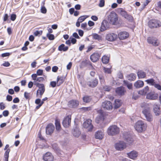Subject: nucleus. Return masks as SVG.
I'll list each match as a JSON object with an SVG mask.
<instances>
[{
	"instance_id": "nucleus-54",
	"label": "nucleus",
	"mask_w": 161,
	"mask_h": 161,
	"mask_svg": "<svg viewBox=\"0 0 161 161\" xmlns=\"http://www.w3.org/2000/svg\"><path fill=\"white\" fill-rule=\"evenodd\" d=\"M41 10V12L43 14H45L47 12V9L44 7H42Z\"/></svg>"
},
{
	"instance_id": "nucleus-44",
	"label": "nucleus",
	"mask_w": 161,
	"mask_h": 161,
	"mask_svg": "<svg viewBox=\"0 0 161 161\" xmlns=\"http://www.w3.org/2000/svg\"><path fill=\"white\" fill-rule=\"evenodd\" d=\"M125 140L129 144H131L133 142V140L130 136L129 135L127 137H125Z\"/></svg>"
},
{
	"instance_id": "nucleus-53",
	"label": "nucleus",
	"mask_w": 161,
	"mask_h": 161,
	"mask_svg": "<svg viewBox=\"0 0 161 161\" xmlns=\"http://www.w3.org/2000/svg\"><path fill=\"white\" fill-rule=\"evenodd\" d=\"M37 74H33L31 75L32 78L33 80H34V81H35L37 78Z\"/></svg>"
},
{
	"instance_id": "nucleus-41",
	"label": "nucleus",
	"mask_w": 161,
	"mask_h": 161,
	"mask_svg": "<svg viewBox=\"0 0 161 161\" xmlns=\"http://www.w3.org/2000/svg\"><path fill=\"white\" fill-rule=\"evenodd\" d=\"M55 125L57 130H59L61 129V125L58 119L55 120Z\"/></svg>"
},
{
	"instance_id": "nucleus-49",
	"label": "nucleus",
	"mask_w": 161,
	"mask_h": 161,
	"mask_svg": "<svg viewBox=\"0 0 161 161\" xmlns=\"http://www.w3.org/2000/svg\"><path fill=\"white\" fill-rule=\"evenodd\" d=\"M105 0H100L99 3V6L100 7H103L104 6Z\"/></svg>"
},
{
	"instance_id": "nucleus-6",
	"label": "nucleus",
	"mask_w": 161,
	"mask_h": 161,
	"mask_svg": "<svg viewBox=\"0 0 161 161\" xmlns=\"http://www.w3.org/2000/svg\"><path fill=\"white\" fill-rule=\"evenodd\" d=\"M148 25L151 28H157L161 26V23L157 20L152 19L149 22Z\"/></svg>"
},
{
	"instance_id": "nucleus-27",
	"label": "nucleus",
	"mask_w": 161,
	"mask_h": 161,
	"mask_svg": "<svg viewBox=\"0 0 161 161\" xmlns=\"http://www.w3.org/2000/svg\"><path fill=\"white\" fill-rule=\"evenodd\" d=\"M115 91L116 93L119 95H124L125 92L124 88L123 86L118 87Z\"/></svg>"
},
{
	"instance_id": "nucleus-8",
	"label": "nucleus",
	"mask_w": 161,
	"mask_h": 161,
	"mask_svg": "<svg viewBox=\"0 0 161 161\" xmlns=\"http://www.w3.org/2000/svg\"><path fill=\"white\" fill-rule=\"evenodd\" d=\"M115 149L117 150H122L126 148V145L123 141H120L115 145Z\"/></svg>"
},
{
	"instance_id": "nucleus-39",
	"label": "nucleus",
	"mask_w": 161,
	"mask_h": 161,
	"mask_svg": "<svg viewBox=\"0 0 161 161\" xmlns=\"http://www.w3.org/2000/svg\"><path fill=\"white\" fill-rule=\"evenodd\" d=\"M102 61L103 64H107L109 60V57L106 56H104L102 58Z\"/></svg>"
},
{
	"instance_id": "nucleus-42",
	"label": "nucleus",
	"mask_w": 161,
	"mask_h": 161,
	"mask_svg": "<svg viewBox=\"0 0 161 161\" xmlns=\"http://www.w3.org/2000/svg\"><path fill=\"white\" fill-rule=\"evenodd\" d=\"M120 14L125 18L128 16V14L127 12L124 10L122 8L120 9Z\"/></svg>"
},
{
	"instance_id": "nucleus-34",
	"label": "nucleus",
	"mask_w": 161,
	"mask_h": 161,
	"mask_svg": "<svg viewBox=\"0 0 161 161\" xmlns=\"http://www.w3.org/2000/svg\"><path fill=\"white\" fill-rule=\"evenodd\" d=\"M92 36L94 39L97 40L98 41L102 40V36L96 33L93 34Z\"/></svg>"
},
{
	"instance_id": "nucleus-43",
	"label": "nucleus",
	"mask_w": 161,
	"mask_h": 161,
	"mask_svg": "<svg viewBox=\"0 0 161 161\" xmlns=\"http://www.w3.org/2000/svg\"><path fill=\"white\" fill-rule=\"evenodd\" d=\"M124 83L125 86H126L127 88L130 89L132 88V84L131 83H129L127 81L124 80Z\"/></svg>"
},
{
	"instance_id": "nucleus-64",
	"label": "nucleus",
	"mask_w": 161,
	"mask_h": 161,
	"mask_svg": "<svg viewBox=\"0 0 161 161\" xmlns=\"http://www.w3.org/2000/svg\"><path fill=\"white\" fill-rule=\"evenodd\" d=\"M8 16L7 14H5L3 18V21H6L8 19Z\"/></svg>"
},
{
	"instance_id": "nucleus-32",
	"label": "nucleus",
	"mask_w": 161,
	"mask_h": 161,
	"mask_svg": "<svg viewBox=\"0 0 161 161\" xmlns=\"http://www.w3.org/2000/svg\"><path fill=\"white\" fill-rule=\"evenodd\" d=\"M64 80V78L63 77H59L58 76L57 77V86H59L61 84H62Z\"/></svg>"
},
{
	"instance_id": "nucleus-31",
	"label": "nucleus",
	"mask_w": 161,
	"mask_h": 161,
	"mask_svg": "<svg viewBox=\"0 0 161 161\" xmlns=\"http://www.w3.org/2000/svg\"><path fill=\"white\" fill-rule=\"evenodd\" d=\"M149 87L148 86L145 87L143 89L140 90L138 92L139 94L141 95H144L146 94L148 92Z\"/></svg>"
},
{
	"instance_id": "nucleus-10",
	"label": "nucleus",
	"mask_w": 161,
	"mask_h": 161,
	"mask_svg": "<svg viewBox=\"0 0 161 161\" xmlns=\"http://www.w3.org/2000/svg\"><path fill=\"white\" fill-rule=\"evenodd\" d=\"M147 42L153 46H158L159 44V42L158 39L153 37H149L147 39Z\"/></svg>"
},
{
	"instance_id": "nucleus-3",
	"label": "nucleus",
	"mask_w": 161,
	"mask_h": 161,
	"mask_svg": "<svg viewBox=\"0 0 161 161\" xmlns=\"http://www.w3.org/2000/svg\"><path fill=\"white\" fill-rule=\"evenodd\" d=\"M119 129L116 125H112L110 126L108 129V134L109 135L114 136L119 132Z\"/></svg>"
},
{
	"instance_id": "nucleus-29",
	"label": "nucleus",
	"mask_w": 161,
	"mask_h": 161,
	"mask_svg": "<svg viewBox=\"0 0 161 161\" xmlns=\"http://www.w3.org/2000/svg\"><path fill=\"white\" fill-rule=\"evenodd\" d=\"M44 80V78L42 77H37L36 80L34 81V84L36 86H39V85H42L43 84H40L39 82H42Z\"/></svg>"
},
{
	"instance_id": "nucleus-2",
	"label": "nucleus",
	"mask_w": 161,
	"mask_h": 161,
	"mask_svg": "<svg viewBox=\"0 0 161 161\" xmlns=\"http://www.w3.org/2000/svg\"><path fill=\"white\" fill-rule=\"evenodd\" d=\"M134 127L135 130L138 132H142L145 130L147 125L144 121L139 120L136 123Z\"/></svg>"
},
{
	"instance_id": "nucleus-33",
	"label": "nucleus",
	"mask_w": 161,
	"mask_h": 161,
	"mask_svg": "<svg viewBox=\"0 0 161 161\" xmlns=\"http://www.w3.org/2000/svg\"><path fill=\"white\" fill-rule=\"evenodd\" d=\"M122 102L121 100L117 99L115 101L114 108L115 109L118 108L121 105Z\"/></svg>"
},
{
	"instance_id": "nucleus-12",
	"label": "nucleus",
	"mask_w": 161,
	"mask_h": 161,
	"mask_svg": "<svg viewBox=\"0 0 161 161\" xmlns=\"http://www.w3.org/2000/svg\"><path fill=\"white\" fill-rule=\"evenodd\" d=\"M71 120V115H68L65 117L64 119L62 122L64 126L66 128L68 127L70 125Z\"/></svg>"
},
{
	"instance_id": "nucleus-30",
	"label": "nucleus",
	"mask_w": 161,
	"mask_h": 161,
	"mask_svg": "<svg viewBox=\"0 0 161 161\" xmlns=\"http://www.w3.org/2000/svg\"><path fill=\"white\" fill-rule=\"evenodd\" d=\"M137 75L139 79H142L145 77L146 74L143 71L139 70L137 72Z\"/></svg>"
},
{
	"instance_id": "nucleus-9",
	"label": "nucleus",
	"mask_w": 161,
	"mask_h": 161,
	"mask_svg": "<svg viewBox=\"0 0 161 161\" xmlns=\"http://www.w3.org/2000/svg\"><path fill=\"white\" fill-rule=\"evenodd\" d=\"M118 37L117 35L114 33H111L107 34L106 36V39L110 42L115 41Z\"/></svg>"
},
{
	"instance_id": "nucleus-50",
	"label": "nucleus",
	"mask_w": 161,
	"mask_h": 161,
	"mask_svg": "<svg viewBox=\"0 0 161 161\" xmlns=\"http://www.w3.org/2000/svg\"><path fill=\"white\" fill-rule=\"evenodd\" d=\"M16 16L15 14H11L10 16V19L11 20L14 21L16 19Z\"/></svg>"
},
{
	"instance_id": "nucleus-19",
	"label": "nucleus",
	"mask_w": 161,
	"mask_h": 161,
	"mask_svg": "<svg viewBox=\"0 0 161 161\" xmlns=\"http://www.w3.org/2000/svg\"><path fill=\"white\" fill-rule=\"evenodd\" d=\"M79 104V102L78 101L72 100L68 102L69 106L71 108L77 107Z\"/></svg>"
},
{
	"instance_id": "nucleus-23",
	"label": "nucleus",
	"mask_w": 161,
	"mask_h": 161,
	"mask_svg": "<svg viewBox=\"0 0 161 161\" xmlns=\"http://www.w3.org/2000/svg\"><path fill=\"white\" fill-rule=\"evenodd\" d=\"M127 155L130 158L134 159L137 157L138 153L136 151L133 150L128 153Z\"/></svg>"
},
{
	"instance_id": "nucleus-40",
	"label": "nucleus",
	"mask_w": 161,
	"mask_h": 161,
	"mask_svg": "<svg viewBox=\"0 0 161 161\" xmlns=\"http://www.w3.org/2000/svg\"><path fill=\"white\" fill-rule=\"evenodd\" d=\"M83 100L85 103H89L91 101L92 98L90 96H86L83 97Z\"/></svg>"
},
{
	"instance_id": "nucleus-51",
	"label": "nucleus",
	"mask_w": 161,
	"mask_h": 161,
	"mask_svg": "<svg viewBox=\"0 0 161 161\" xmlns=\"http://www.w3.org/2000/svg\"><path fill=\"white\" fill-rule=\"evenodd\" d=\"M43 70L40 69H38L36 72V74L38 75H42L43 74Z\"/></svg>"
},
{
	"instance_id": "nucleus-25",
	"label": "nucleus",
	"mask_w": 161,
	"mask_h": 161,
	"mask_svg": "<svg viewBox=\"0 0 161 161\" xmlns=\"http://www.w3.org/2000/svg\"><path fill=\"white\" fill-rule=\"evenodd\" d=\"M104 136L103 130H98L95 134V138L100 140L102 139Z\"/></svg>"
},
{
	"instance_id": "nucleus-18",
	"label": "nucleus",
	"mask_w": 161,
	"mask_h": 161,
	"mask_svg": "<svg viewBox=\"0 0 161 161\" xmlns=\"http://www.w3.org/2000/svg\"><path fill=\"white\" fill-rule=\"evenodd\" d=\"M43 159L45 161H53V157L51 153L47 152L43 156Z\"/></svg>"
},
{
	"instance_id": "nucleus-13",
	"label": "nucleus",
	"mask_w": 161,
	"mask_h": 161,
	"mask_svg": "<svg viewBox=\"0 0 161 161\" xmlns=\"http://www.w3.org/2000/svg\"><path fill=\"white\" fill-rule=\"evenodd\" d=\"M36 86L39 87V89L37 92L36 95L37 96L41 97L45 91L44 86V84H42Z\"/></svg>"
},
{
	"instance_id": "nucleus-11",
	"label": "nucleus",
	"mask_w": 161,
	"mask_h": 161,
	"mask_svg": "<svg viewBox=\"0 0 161 161\" xmlns=\"http://www.w3.org/2000/svg\"><path fill=\"white\" fill-rule=\"evenodd\" d=\"M102 106L103 108L107 110H110L113 108L112 103L109 101H105L103 102Z\"/></svg>"
},
{
	"instance_id": "nucleus-21",
	"label": "nucleus",
	"mask_w": 161,
	"mask_h": 161,
	"mask_svg": "<svg viewBox=\"0 0 161 161\" xmlns=\"http://www.w3.org/2000/svg\"><path fill=\"white\" fill-rule=\"evenodd\" d=\"M158 94L153 92H150L147 94V98L150 100H155L158 97Z\"/></svg>"
},
{
	"instance_id": "nucleus-20",
	"label": "nucleus",
	"mask_w": 161,
	"mask_h": 161,
	"mask_svg": "<svg viewBox=\"0 0 161 161\" xmlns=\"http://www.w3.org/2000/svg\"><path fill=\"white\" fill-rule=\"evenodd\" d=\"M118 36L120 40H123L128 37L129 34L126 31L120 32L118 34Z\"/></svg>"
},
{
	"instance_id": "nucleus-22",
	"label": "nucleus",
	"mask_w": 161,
	"mask_h": 161,
	"mask_svg": "<svg viewBox=\"0 0 161 161\" xmlns=\"http://www.w3.org/2000/svg\"><path fill=\"white\" fill-rule=\"evenodd\" d=\"M98 83L97 79H95L94 80L88 81L87 82V85L90 87H94L96 86Z\"/></svg>"
},
{
	"instance_id": "nucleus-35",
	"label": "nucleus",
	"mask_w": 161,
	"mask_h": 161,
	"mask_svg": "<svg viewBox=\"0 0 161 161\" xmlns=\"http://www.w3.org/2000/svg\"><path fill=\"white\" fill-rule=\"evenodd\" d=\"M68 49V47L65 46L64 44H62L58 47V49L60 51H66Z\"/></svg>"
},
{
	"instance_id": "nucleus-17",
	"label": "nucleus",
	"mask_w": 161,
	"mask_h": 161,
	"mask_svg": "<svg viewBox=\"0 0 161 161\" xmlns=\"http://www.w3.org/2000/svg\"><path fill=\"white\" fill-rule=\"evenodd\" d=\"M46 133L47 135H51L53 131L54 127L53 125L50 124L46 127Z\"/></svg>"
},
{
	"instance_id": "nucleus-5",
	"label": "nucleus",
	"mask_w": 161,
	"mask_h": 161,
	"mask_svg": "<svg viewBox=\"0 0 161 161\" xmlns=\"http://www.w3.org/2000/svg\"><path fill=\"white\" fill-rule=\"evenodd\" d=\"M147 83L150 85L153 86L157 89L161 91V85L159 83H157L153 79L151 78L145 80Z\"/></svg>"
},
{
	"instance_id": "nucleus-60",
	"label": "nucleus",
	"mask_w": 161,
	"mask_h": 161,
	"mask_svg": "<svg viewBox=\"0 0 161 161\" xmlns=\"http://www.w3.org/2000/svg\"><path fill=\"white\" fill-rule=\"evenodd\" d=\"M10 65V64L8 62H6L2 64L3 66L5 67H8Z\"/></svg>"
},
{
	"instance_id": "nucleus-47",
	"label": "nucleus",
	"mask_w": 161,
	"mask_h": 161,
	"mask_svg": "<svg viewBox=\"0 0 161 161\" xmlns=\"http://www.w3.org/2000/svg\"><path fill=\"white\" fill-rule=\"evenodd\" d=\"M47 36L50 40H53L54 39V36L53 34H50L49 33L47 34Z\"/></svg>"
},
{
	"instance_id": "nucleus-36",
	"label": "nucleus",
	"mask_w": 161,
	"mask_h": 161,
	"mask_svg": "<svg viewBox=\"0 0 161 161\" xmlns=\"http://www.w3.org/2000/svg\"><path fill=\"white\" fill-rule=\"evenodd\" d=\"M128 79L130 80H134L136 78V75L133 73H131L127 76Z\"/></svg>"
},
{
	"instance_id": "nucleus-46",
	"label": "nucleus",
	"mask_w": 161,
	"mask_h": 161,
	"mask_svg": "<svg viewBox=\"0 0 161 161\" xmlns=\"http://www.w3.org/2000/svg\"><path fill=\"white\" fill-rule=\"evenodd\" d=\"M87 16L86 15L82 16L80 17L78 19V20L81 23L84 21L87 18Z\"/></svg>"
},
{
	"instance_id": "nucleus-58",
	"label": "nucleus",
	"mask_w": 161,
	"mask_h": 161,
	"mask_svg": "<svg viewBox=\"0 0 161 161\" xmlns=\"http://www.w3.org/2000/svg\"><path fill=\"white\" fill-rule=\"evenodd\" d=\"M10 55V53H6L2 54V56L3 57L9 56Z\"/></svg>"
},
{
	"instance_id": "nucleus-7",
	"label": "nucleus",
	"mask_w": 161,
	"mask_h": 161,
	"mask_svg": "<svg viewBox=\"0 0 161 161\" xmlns=\"http://www.w3.org/2000/svg\"><path fill=\"white\" fill-rule=\"evenodd\" d=\"M92 120L88 119L85 121L83 124V127L88 129V131H91L93 128V126L92 124Z\"/></svg>"
},
{
	"instance_id": "nucleus-52",
	"label": "nucleus",
	"mask_w": 161,
	"mask_h": 161,
	"mask_svg": "<svg viewBox=\"0 0 161 161\" xmlns=\"http://www.w3.org/2000/svg\"><path fill=\"white\" fill-rule=\"evenodd\" d=\"M104 70L105 73L108 74H110L111 72L110 68H104Z\"/></svg>"
},
{
	"instance_id": "nucleus-59",
	"label": "nucleus",
	"mask_w": 161,
	"mask_h": 161,
	"mask_svg": "<svg viewBox=\"0 0 161 161\" xmlns=\"http://www.w3.org/2000/svg\"><path fill=\"white\" fill-rule=\"evenodd\" d=\"M9 114V112L8 110H5L3 112V115L4 116H7Z\"/></svg>"
},
{
	"instance_id": "nucleus-56",
	"label": "nucleus",
	"mask_w": 161,
	"mask_h": 161,
	"mask_svg": "<svg viewBox=\"0 0 161 161\" xmlns=\"http://www.w3.org/2000/svg\"><path fill=\"white\" fill-rule=\"evenodd\" d=\"M5 108V106L3 102L0 103V108L1 110H3Z\"/></svg>"
},
{
	"instance_id": "nucleus-24",
	"label": "nucleus",
	"mask_w": 161,
	"mask_h": 161,
	"mask_svg": "<svg viewBox=\"0 0 161 161\" xmlns=\"http://www.w3.org/2000/svg\"><path fill=\"white\" fill-rule=\"evenodd\" d=\"M100 56L98 53H94L90 56V59L93 62H95L97 61L100 57Z\"/></svg>"
},
{
	"instance_id": "nucleus-48",
	"label": "nucleus",
	"mask_w": 161,
	"mask_h": 161,
	"mask_svg": "<svg viewBox=\"0 0 161 161\" xmlns=\"http://www.w3.org/2000/svg\"><path fill=\"white\" fill-rule=\"evenodd\" d=\"M42 34V31H35L34 34L35 36H40Z\"/></svg>"
},
{
	"instance_id": "nucleus-16",
	"label": "nucleus",
	"mask_w": 161,
	"mask_h": 161,
	"mask_svg": "<svg viewBox=\"0 0 161 161\" xmlns=\"http://www.w3.org/2000/svg\"><path fill=\"white\" fill-rule=\"evenodd\" d=\"M109 28V23L108 22L105 20H103L102 23L100 27V31L101 32H103L108 29Z\"/></svg>"
},
{
	"instance_id": "nucleus-26",
	"label": "nucleus",
	"mask_w": 161,
	"mask_h": 161,
	"mask_svg": "<svg viewBox=\"0 0 161 161\" xmlns=\"http://www.w3.org/2000/svg\"><path fill=\"white\" fill-rule=\"evenodd\" d=\"M144 82L141 80H138L134 84V86L136 88H139L142 87L144 86Z\"/></svg>"
},
{
	"instance_id": "nucleus-63",
	"label": "nucleus",
	"mask_w": 161,
	"mask_h": 161,
	"mask_svg": "<svg viewBox=\"0 0 161 161\" xmlns=\"http://www.w3.org/2000/svg\"><path fill=\"white\" fill-rule=\"evenodd\" d=\"M72 63L71 62H69L67 66V68L68 70H69L72 66Z\"/></svg>"
},
{
	"instance_id": "nucleus-14",
	"label": "nucleus",
	"mask_w": 161,
	"mask_h": 161,
	"mask_svg": "<svg viewBox=\"0 0 161 161\" xmlns=\"http://www.w3.org/2000/svg\"><path fill=\"white\" fill-rule=\"evenodd\" d=\"M97 113L99 114L96 117L95 121L97 123H99L100 121L103 120L104 114L103 111L102 110H98Z\"/></svg>"
},
{
	"instance_id": "nucleus-38",
	"label": "nucleus",
	"mask_w": 161,
	"mask_h": 161,
	"mask_svg": "<svg viewBox=\"0 0 161 161\" xmlns=\"http://www.w3.org/2000/svg\"><path fill=\"white\" fill-rule=\"evenodd\" d=\"M89 64L90 65H91L92 67V64L90 61L85 60L82 62L81 64V65L80 66V67L83 68L86 66V64Z\"/></svg>"
},
{
	"instance_id": "nucleus-62",
	"label": "nucleus",
	"mask_w": 161,
	"mask_h": 161,
	"mask_svg": "<svg viewBox=\"0 0 161 161\" xmlns=\"http://www.w3.org/2000/svg\"><path fill=\"white\" fill-rule=\"evenodd\" d=\"M19 100L18 97H16L13 100V102L14 103H18L19 102Z\"/></svg>"
},
{
	"instance_id": "nucleus-1",
	"label": "nucleus",
	"mask_w": 161,
	"mask_h": 161,
	"mask_svg": "<svg viewBox=\"0 0 161 161\" xmlns=\"http://www.w3.org/2000/svg\"><path fill=\"white\" fill-rule=\"evenodd\" d=\"M141 107L142 108V112L145 117L144 119L149 122L152 121L153 117L149 104L144 102L141 104Z\"/></svg>"
},
{
	"instance_id": "nucleus-37",
	"label": "nucleus",
	"mask_w": 161,
	"mask_h": 161,
	"mask_svg": "<svg viewBox=\"0 0 161 161\" xmlns=\"http://www.w3.org/2000/svg\"><path fill=\"white\" fill-rule=\"evenodd\" d=\"M10 149L8 148L7 149L5 152L4 155V157L5 158L4 161H8L9 153L10 152Z\"/></svg>"
},
{
	"instance_id": "nucleus-15",
	"label": "nucleus",
	"mask_w": 161,
	"mask_h": 161,
	"mask_svg": "<svg viewBox=\"0 0 161 161\" xmlns=\"http://www.w3.org/2000/svg\"><path fill=\"white\" fill-rule=\"evenodd\" d=\"M153 111L156 116L159 115L161 113L160 105L155 104L153 106Z\"/></svg>"
},
{
	"instance_id": "nucleus-45",
	"label": "nucleus",
	"mask_w": 161,
	"mask_h": 161,
	"mask_svg": "<svg viewBox=\"0 0 161 161\" xmlns=\"http://www.w3.org/2000/svg\"><path fill=\"white\" fill-rule=\"evenodd\" d=\"M103 89L105 91L109 92L111 89L112 87L110 86L105 85L103 86Z\"/></svg>"
},
{
	"instance_id": "nucleus-55",
	"label": "nucleus",
	"mask_w": 161,
	"mask_h": 161,
	"mask_svg": "<svg viewBox=\"0 0 161 161\" xmlns=\"http://www.w3.org/2000/svg\"><path fill=\"white\" fill-rule=\"evenodd\" d=\"M57 83L55 81H52L50 82V85L53 87H54L56 86Z\"/></svg>"
},
{
	"instance_id": "nucleus-57",
	"label": "nucleus",
	"mask_w": 161,
	"mask_h": 161,
	"mask_svg": "<svg viewBox=\"0 0 161 161\" xmlns=\"http://www.w3.org/2000/svg\"><path fill=\"white\" fill-rule=\"evenodd\" d=\"M58 69V68L57 66H54L52 68V71L54 72H56Z\"/></svg>"
},
{
	"instance_id": "nucleus-28",
	"label": "nucleus",
	"mask_w": 161,
	"mask_h": 161,
	"mask_svg": "<svg viewBox=\"0 0 161 161\" xmlns=\"http://www.w3.org/2000/svg\"><path fill=\"white\" fill-rule=\"evenodd\" d=\"M72 134L74 136L78 137L81 134V132L78 128H75L72 131Z\"/></svg>"
},
{
	"instance_id": "nucleus-4",
	"label": "nucleus",
	"mask_w": 161,
	"mask_h": 161,
	"mask_svg": "<svg viewBox=\"0 0 161 161\" xmlns=\"http://www.w3.org/2000/svg\"><path fill=\"white\" fill-rule=\"evenodd\" d=\"M108 19L110 24H115L118 19L117 14L114 12H111L108 17Z\"/></svg>"
},
{
	"instance_id": "nucleus-61",
	"label": "nucleus",
	"mask_w": 161,
	"mask_h": 161,
	"mask_svg": "<svg viewBox=\"0 0 161 161\" xmlns=\"http://www.w3.org/2000/svg\"><path fill=\"white\" fill-rule=\"evenodd\" d=\"M99 79L101 83H104V80L103 77L102 76H99Z\"/></svg>"
}]
</instances>
